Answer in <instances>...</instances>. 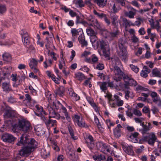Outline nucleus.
Masks as SVG:
<instances>
[{
    "instance_id": "nucleus-1",
    "label": "nucleus",
    "mask_w": 161,
    "mask_h": 161,
    "mask_svg": "<svg viewBox=\"0 0 161 161\" xmlns=\"http://www.w3.org/2000/svg\"><path fill=\"white\" fill-rule=\"evenodd\" d=\"M110 64L113 67V69L110 68V70L112 71L113 70V78L116 81H120L122 79L123 75V72L121 71L120 69L117 66L120 64V62L119 58L115 57L111 59Z\"/></svg>"
},
{
    "instance_id": "nucleus-2",
    "label": "nucleus",
    "mask_w": 161,
    "mask_h": 161,
    "mask_svg": "<svg viewBox=\"0 0 161 161\" xmlns=\"http://www.w3.org/2000/svg\"><path fill=\"white\" fill-rule=\"evenodd\" d=\"M17 145L19 146L22 145L26 146L33 150L36 148L37 145L36 142L33 138H30L28 135L24 134L22 135L17 143Z\"/></svg>"
},
{
    "instance_id": "nucleus-3",
    "label": "nucleus",
    "mask_w": 161,
    "mask_h": 161,
    "mask_svg": "<svg viewBox=\"0 0 161 161\" xmlns=\"http://www.w3.org/2000/svg\"><path fill=\"white\" fill-rule=\"evenodd\" d=\"M32 129V126L27 120L23 119L19 120L17 124L14 125L13 130H16L27 133L31 131Z\"/></svg>"
},
{
    "instance_id": "nucleus-4",
    "label": "nucleus",
    "mask_w": 161,
    "mask_h": 161,
    "mask_svg": "<svg viewBox=\"0 0 161 161\" xmlns=\"http://www.w3.org/2000/svg\"><path fill=\"white\" fill-rule=\"evenodd\" d=\"M60 111L61 115L60 116L59 114V117L58 119H60L64 123L65 122L66 120L69 122H70L71 121L70 115L67 111L66 108L64 107Z\"/></svg>"
},
{
    "instance_id": "nucleus-5",
    "label": "nucleus",
    "mask_w": 161,
    "mask_h": 161,
    "mask_svg": "<svg viewBox=\"0 0 161 161\" xmlns=\"http://www.w3.org/2000/svg\"><path fill=\"white\" fill-rule=\"evenodd\" d=\"M142 140L151 145H153L155 142L158 141L157 137L154 132H151L148 136H143Z\"/></svg>"
},
{
    "instance_id": "nucleus-6",
    "label": "nucleus",
    "mask_w": 161,
    "mask_h": 161,
    "mask_svg": "<svg viewBox=\"0 0 161 161\" xmlns=\"http://www.w3.org/2000/svg\"><path fill=\"white\" fill-rule=\"evenodd\" d=\"M5 78L2 77L0 78V84L2 83V88L3 91L6 92H9L12 91L11 86L9 82L4 81Z\"/></svg>"
},
{
    "instance_id": "nucleus-7",
    "label": "nucleus",
    "mask_w": 161,
    "mask_h": 161,
    "mask_svg": "<svg viewBox=\"0 0 161 161\" xmlns=\"http://www.w3.org/2000/svg\"><path fill=\"white\" fill-rule=\"evenodd\" d=\"M74 121L80 127L87 128L88 125L86 124L83 118L77 115H75Z\"/></svg>"
},
{
    "instance_id": "nucleus-8",
    "label": "nucleus",
    "mask_w": 161,
    "mask_h": 161,
    "mask_svg": "<svg viewBox=\"0 0 161 161\" xmlns=\"http://www.w3.org/2000/svg\"><path fill=\"white\" fill-rule=\"evenodd\" d=\"M151 96L152 98L153 102L158 107L161 108V98L157 93L154 92H152Z\"/></svg>"
},
{
    "instance_id": "nucleus-9",
    "label": "nucleus",
    "mask_w": 161,
    "mask_h": 161,
    "mask_svg": "<svg viewBox=\"0 0 161 161\" xmlns=\"http://www.w3.org/2000/svg\"><path fill=\"white\" fill-rule=\"evenodd\" d=\"M47 109L49 112V117L54 118L57 119H59V114L51 105L48 104Z\"/></svg>"
},
{
    "instance_id": "nucleus-10",
    "label": "nucleus",
    "mask_w": 161,
    "mask_h": 161,
    "mask_svg": "<svg viewBox=\"0 0 161 161\" xmlns=\"http://www.w3.org/2000/svg\"><path fill=\"white\" fill-rule=\"evenodd\" d=\"M29 147L25 146L19 152V154L22 156L26 157L29 155L30 153L34 150L32 148H30L28 147Z\"/></svg>"
},
{
    "instance_id": "nucleus-11",
    "label": "nucleus",
    "mask_w": 161,
    "mask_h": 161,
    "mask_svg": "<svg viewBox=\"0 0 161 161\" xmlns=\"http://www.w3.org/2000/svg\"><path fill=\"white\" fill-rule=\"evenodd\" d=\"M35 108L36 112L34 111V113L36 115L40 116L41 120L42 117H46L45 116L46 115V113L42 107L39 105H36Z\"/></svg>"
},
{
    "instance_id": "nucleus-12",
    "label": "nucleus",
    "mask_w": 161,
    "mask_h": 161,
    "mask_svg": "<svg viewBox=\"0 0 161 161\" xmlns=\"http://www.w3.org/2000/svg\"><path fill=\"white\" fill-rule=\"evenodd\" d=\"M15 138L12 135L5 133L2 135L1 139L4 142L11 143L14 142L15 140Z\"/></svg>"
},
{
    "instance_id": "nucleus-13",
    "label": "nucleus",
    "mask_w": 161,
    "mask_h": 161,
    "mask_svg": "<svg viewBox=\"0 0 161 161\" xmlns=\"http://www.w3.org/2000/svg\"><path fill=\"white\" fill-rule=\"evenodd\" d=\"M100 148L99 150L104 153L107 152L110 153L111 151L109 146L108 144L101 142L99 143Z\"/></svg>"
},
{
    "instance_id": "nucleus-14",
    "label": "nucleus",
    "mask_w": 161,
    "mask_h": 161,
    "mask_svg": "<svg viewBox=\"0 0 161 161\" xmlns=\"http://www.w3.org/2000/svg\"><path fill=\"white\" fill-rule=\"evenodd\" d=\"M42 120L44 123L47 126H54L56 125L55 120H51L47 117H42Z\"/></svg>"
},
{
    "instance_id": "nucleus-15",
    "label": "nucleus",
    "mask_w": 161,
    "mask_h": 161,
    "mask_svg": "<svg viewBox=\"0 0 161 161\" xmlns=\"http://www.w3.org/2000/svg\"><path fill=\"white\" fill-rule=\"evenodd\" d=\"M139 133L137 132H135L131 134L130 135L127 136L128 139L130 141L134 143H138L139 142L138 136Z\"/></svg>"
},
{
    "instance_id": "nucleus-16",
    "label": "nucleus",
    "mask_w": 161,
    "mask_h": 161,
    "mask_svg": "<svg viewBox=\"0 0 161 161\" xmlns=\"http://www.w3.org/2000/svg\"><path fill=\"white\" fill-rule=\"evenodd\" d=\"M124 79L126 83L129 86H135L137 85V82L136 81L127 75H125L124 77Z\"/></svg>"
},
{
    "instance_id": "nucleus-17",
    "label": "nucleus",
    "mask_w": 161,
    "mask_h": 161,
    "mask_svg": "<svg viewBox=\"0 0 161 161\" xmlns=\"http://www.w3.org/2000/svg\"><path fill=\"white\" fill-rule=\"evenodd\" d=\"M123 148L124 151L128 155H133L134 152L131 146H129L127 145H124L123 146Z\"/></svg>"
},
{
    "instance_id": "nucleus-18",
    "label": "nucleus",
    "mask_w": 161,
    "mask_h": 161,
    "mask_svg": "<svg viewBox=\"0 0 161 161\" xmlns=\"http://www.w3.org/2000/svg\"><path fill=\"white\" fill-rule=\"evenodd\" d=\"M147 123V125H145L142 129L139 130L142 134L147 133V132L153 128L152 125L149 122Z\"/></svg>"
},
{
    "instance_id": "nucleus-19",
    "label": "nucleus",
    "mask_w": 161,
    "mask_h": 161,
    "mask_svg": "<svg viewBox=\"0 0 161 161\" xmlns=\"http://www.w3.org/2000/svg\"><path fill=\"white\" fill-rule=\"evenodd\" d=\"M49 105H51L52 107L53 106V107H55L57 110L59 109L60 110L64 107L60 102L56 100L54 101H53L52 104H49Z\"/></svg>"
},
{
    "instance_id": "nucleus-20",
    "label": "nucleus",
    "mask_w": 161,
    "mask_h": 161,
    "mask_svg": "<svg viewBox=\"0 0 161 161\" xmlns=\"http://www.w3.org/2000/svg\"><path fill=\"white\" fill-rule=\"evenodd\" d=\"M122 128V126L120 124H118L117 126L114 130V133L117 138H119L121 136L120 129Z\"/></svg>"
},
{
    "instance_id": "nucleus-21",
    "label": "nucleus",
    "mask_w": 161,
    "mask_h": 161,
    "mask_svg": "<svg viewBox=\"0 0 161 161\" xmlns=\"http://www.w3.org/2000/svg\"><path fill=\"white\" fill-rule=\"evenodd\" d=\"M98 61L97 57L95 54L92 55L91 58H86V61L89 63L94 64L97 63Z\"/></svg>"
},
{
    "instance_id": "nucleus-22",
    "label": "nucleus",
    "mask_w": 161,
    "mask_h": 161,
    "mask_svg": "<svg viewBox=\"0 0 161 161\" xmlns=\"http://www.w3.org/2000/svg\"><path fill=\"white\" fill-rule=\"evenodd\" d=\"M108 36L111 38L116 37L120 33L119 30L117 28H116L115 30H114L113 31L109 32H107Z\"/></svg>"
},
{
    "instance_id": "nucleus-23",
    "label": "nucleus",
    "mask_w": 161,
    "mask_h": 161,
    "mask_svg": "<svg viewBox=\"0 0 161 161\" xmlns=\"http://www.w3.org/2000/svg\"><path fill=\"white\" fill-rule=\"evenodd\" d=\"M120 58L125 63H126L128 59V55L127 51L120 52Z\"/></svg>"
},
{
    "instance_id": "nucleus-24",
    "label": "nucleus",
    "mask_w": 161,
    "mask_h": 161,
    "mask_svg": "<svg viewBox=\"0 0 161 161\" xmlns=\"http://www.w3.org/2000/svg\"><path fill=\"white\" fill-rule=\"evenodd\" d=\"M111 9L113 12L114 13L118 12L121 9L119 4L116 2L114 3L112 5H111Z\"/></svg>"
},
{
    "instance_id": "nucleus-25",
    "label": "nucleus",
    "mask_w": 161,
    "mask_h": 161,
    "mask_svg": "<svg viewBox=\"0 0 161 161\" xmlns=\"http://www.w3.org/2000/svg\"><path fill=\"white\" fill-rule=\"evenodd\" d=\"M74 78L80 81H81L86 79L84 75L80 72L75 74Z\"/></svg>"
},
{
    "instance_id": "nucleus-26",
    "label": "nucleus",
    "mask_w": 161,
    "mask_h": 161,
    "mask_svg": "<svg viewBox=\"0 0 161 161\" xmlns=\"http://www.w3.org/2000/svg\"><path fill=\"white\" fill-rule=\"evenodd\" d=\"M111 19L112 21V23L113 25L117 27L118 25V16L116 15H113L111 16Z\"/></svg>"
},
{
    "instance_id": "nucleus-27",
    "label": "nucleus",
    "mask_w": 161,
    "mask_h": 161,
    "mask_svg": "<svg viewBox=\"0 0 161 161\" xmlns=\"http://www.w3.org/2000/svg\"><path fill=\"white\" fill-rule=\"evenodd\" d=\"M65 91L64 88L63 86H60L57 88L55 91V93L60 97H62Z\"/></svg>"
},
{
    "instance_id": "nucleus-28",
    "label": "nucleus",
    "mask_w": 161,
    "mask_h": 161,
    "mask_svg": "<svg viewBox=\"0 0 161 161\" xmlns=\"http://www.w3.org/2000/svg\"><path fill=\"white\" fill-rule=\"evenodd\" d=\"M153 77H161V70L157 69H153L152 71Z\"/></svg>"
},
{
    "instance_id": "nucleus-29",
    "label": "nucleus",
    "mask_w": 161,
    "mask_h": 161,
    "mask_svg": "<svg viewBox=\"0 0 161 161\" xmlns=\"http://www.w3.org/2000/svg\"><path fill=\"white\" fill-rule=\"evenodd\" d=\"M3 60L6 62H9L11 60V57L9 53H4L2 55Z\"/></svg>"
},
{
    "instance_id": "nucleus-30",
    "label": "nucleus",
    "mask_w": 161,
    "mask_h": 161,
    "mask_svg": "<svg viewBox=\"0 0 161 161\" xmlns=\"http://www.w3.org/2000/svg\"><path fill=\"white\" fill-rule=\"evenodd\" d=\"M103 55L107 58L109 57L110 53V49L109 45H106V47L102 49Z\"/></svg>"
},
{
    "instance_id": "nucleus-31",
    "label": "nucleus",
    "mask_w": 161,
    "mask_h": 161,
    "mask_svg": "<svg viewBox=\"0 0 161 161\" xmlns=\"http://www.w3.org/2000/svg\"><path fill=\"white\" fill-rule=\"evenodd\" d=\"M107 0H95V3L99 7L103 8L106 4Z\"/></svg>"
},
{
    "instance_id": "nucleus-32",
    "label": "nucleus",
    "mask_w": 161,
    "mask_h": 161,
    "mask_svg": "<svg viewBox=\"0 0 161 161\" xmlns=\"http://www.w3.org/2000/svg\"><path fill=\"white\" fill-rule=\"evenodd\" d=\"M58 67L59 69H64L65 65V62L63 58V55H61L60 56V59L59 61Z\"/></svg>"
},
{
    "instance_id": "nucleus-33",
    "label": "nucleus",
    "mask_w": 161,
    "mask_h": 161,
    "mask_svg": "<svg viewBox=\"0 0 161 161\" xmlns=\"http://www.w3.org/2000/svg\"><path fill=\"white\" fill-rule=\"evenodd\" d=\"M12 113L13 112L11 108L9 107L7 108L4 114V117L8 118L12 117L13 115Z\"/></svg>"
},
{
    "instance_id": "nucleus-34",
    "label": "nucleus",
    "mask_w": 161,
    "mask_h": 161,
    "mask_svg": "<svg viewBox=\"0 0 161 161\" xmlns=\"http://www.w3.org/2000/svg\"><path fill=\"white\" fill-rule=\"evenodd\" d=\"M99 86L101 90L104 92V93H106L107 90V83L106 82H100L99 83Z\"/></svg>"
},
{
    "instance_id": "nucleus-35",
    "label": "nucleus",
    "mask_w": 161,
    "mask_h": 161,
    "mask_svg": "<svg viewBox=\"0 0 161 161\" xmlns=\"http://www.w3.org/2000/svg\"><path fill=\"white\" fill-rule=\"evenodd\" d=\"M38 61L35 58L31 59L29 63L30 67L31 68H34L37 66Z\"/></svg>"
},
{
    "instance_id": "nucleus-36",
    "label": "nucleus",
    "mask_w": 161,
    "mask_h": 161,
    "mask_svg": "<svg viewBox=\"0 0 161 161\" xmlns=\"http://www.w3.org/2000/svg\"><path fill=\"white\" fill-rule=\"evenodd\" d=\"M51 143L53 144V149L56 151H58L59 150V149L57 146V142L54 139H50Z\"/></svg>"
},
{
    "instance_id": "nucleus-37",
    "label": "nucleus",
    "mask_w": 161,
    "mask_h": 161,
    "mask_svg": "<svg viewBox=\"0 0 161 161\" xmlns=\"http://www.w3.org/2000/svg\"><path fill=\"white\" fill-rule=\"evenodd\" d=\"M79 30H76L75 29H72L71 30V33L72 34L73 38L75 39L77 37L78 34H80Z\"/></svg>"
},
{
    "instance_id": "nucleus-38",
    "label": "nucleus",
    "mask_w": 161,
    "mask_h": 161,
    "mask_svg": "<svg viewBox=\"0 0 161 161\" xmlns=\"http://www.w3.org/2000/svg\"><path fill=\"white\" fill-rule=\"evenodd\" d=\"M45 95L47 98L48 100L49 103L51 104L53 100L52 99V95L51 92L49 91L46 92Z\"/></svg>"
},
{
    "instance_id": "nucleus-39",
    "label": "nucleus",
    "mask_w": 161,
    "mask_h": 161,
    "mask_svg": "<svg viewBox=\"0 0 161 161\" xmlns=\"http://www.w3.org/2000/svg\"><path fill=\"white\" fill-rule=\"evenodd\" d=\"M125 98L127 99H128L129 97L132 98L134 96L133 93L129 90H125Z\"/></svg>"
},
{
    "instance_id": "nucleus-40",
    "label": "nucleus",
    "mask_w": 161,
    "mask_h": 161,
    "mask_svg": "<svg viewBox=\"0 0 161 161\" xmlns=\"http://www.w3.org/2000/svg\"><path fill=\"white\" fill-rule=\"evenodd\" d=\"M10 69H11L10 67H9L8 68L6 67L5 68L3 69V71H6V73H4L2 71V69H0V75L6 76L7 74H8L9 73Z\"/></svg>"
},
{
    "instance_id": "nucleus-41",
    "label": "nucleus",
    "mask_w": 161,
    "mask_h": 161,
    "mask_svg": "<svg viewBox=\"0 0 161 161\" xmlns=\"http://www.w3.org/2000/svg\"><path fill=\"white\" fill-rule=\"evenodd\" d=\"M79 31L80 34H79V37L78 38V40L79 42H80L85 40V37L82 30L79 29Z\"/></svg>"
},
{
    "instance_id": "nucleus-42",
    "label": "nucleus",
    "mask_w": 161,
    "mask_h": 161,
    "mask_svg": "<svg viewBox=\"0 0 161 161\" xmlns=\"http://www.w3.org/2000/svg\"><path fill=\"white\" fill-rule=\"evenodd\" d=\"M86 32L87 34L90 36L96 34V33L91 28H88L86 29Z\"/></svg>"
},
{
    "instance_id": "nucleus-43",
    "label": "nucleus",
    "mask_w": 161,
    "mask_h": 161,
    "mask_svg": "<svg viewBox=\"0 0 161 161\" xmlns=\"http://www.w3.org/2000/svg\"><path fill=\"white\" fill-rule=\"evenodd\" d=\"M11 78L12 80L14 83L21 77L19 75H17L16 74H13L11 75Z\"/></svg>"
},
{
    "instance_id": "nucleus-44",
    "label": "nucleus",
    "mask_w": 161,
    "mask_h": 161,
    "mask_svg": "<svg viewBox=\"0 0 161 161\" xmlns=\"http://www.w3.org/2000/svg\"><path fill=\"white\" fill-rule=\"evenodd\" d=\"M22 42L26 46L28 45L30 43V39L28 35L25 36L22 38Z\"/></svg>"
},
{
    "instance_id": "nucleus-45",
    "label": "nucleus",
    "mask_w": 161,
    "mask_h": 161,
    "mask_svg": "<svg viewBox=\"0 0 161 161\" xmlns=\"http://www.w3.org/2000/svg\"><path fill=\"white\" fill-rule=\"evenodd\" d=\"M136 12H133L132 11H130L128 12L125 13V15L128 17L130 19H133L134 18V16L136 14Z\"/></svg>"
},
{
    "instance_id": "nucleus-46",
    "label": "nucleus",
    "mask_w": 161,
    "mask_h": 161,
    "mask_svg": "<svg viewBox=\"0 0 161 161\" xmlns=\"http://www.w3.org/2000/svg\"><path fill=\"white\" fill-rule=\"evenodd\" d=\"M108 86L110 88H114L117 90H120L121 89L119 87V86L117 85H114L112 81H108L107 82Z\"/></svg>"
},
{
    "instance_id": "nucleus-47",
    "label": "nucleus",
    "mask_w": 161,
    "mask_h": 161,
    "mask_svg": "<svg viewBox=\"0 0 161 161\" xmlns=\"http://www.w3.org/2000/svg\"><path fill=\"white\" fill-rule=\"evenodd\" d=\"M93 13L95 15H96L100 19H102L103 18V17L105 14H104L103 13H100L99 12H97L96 10L95 9H94L93 11Z\"/></svg>"
},
{
    "instance_id": "nucleus-48",
    "label": "nucleus",
    "mask_w": 161,
    "mask_h": 161,
    "mask_svg": "<svg viewBox=\"0 0 161 161\" xmlns=\"http://www.w3.org/2000/svg\"><path fill=\"white\" fill-rule=\"evenodd\" d=\"M93 13L95 15H96L100 19H102L103 18V17L105 14H104L103 13H100L99 12H97L96 10L95 9H94L93 11Z\"/></svg>"
},
{
    "instance_id": "nucleus-49",
    "label": "nucleus",
    "mask_w": 161,
    "mask_h": 161,
    "mask_svg": "<svg viewBox=\"0 0 161 161\" xmlns=\"http://www.w3.org/2000/svg\"><path fill=\"white\" fill-rule=\"evenodd\" d=\"M41 155L42 158H45L49 155V152H47L45 149H42L41 152Z\"/></svg>"
},
{
    "instance_id": "nucleus-50",
    "label": "nucleus",
    "mask_w": 161,
    "mask_h": 161,
    "mask_svg": "<svg viewBox=\"0 0 161 161\" xmlns=\"http://www.w3.org/2000/svg\"><path fill=\"white\" fill-rule=\"evenodd\" d=\"M85 142H93V139L92 136L90 135H87L86 137H85Z\"/></svg>"
},
{
    "instance_id": "nucleus-51",
    "label": "nucleus",
    "mask_w": 161,
    "mask_h": 161,
    "mask_svg": "<svg viewBox=\"0 0 161 161\" xmlns=\"http://www.w3.org/2000/svg\"><path fill=\"white\" fill-rule=\"evenodd\" d=\"M105 122L108 126V128L110 129L111 126H113L115 125V123L111 121L110 119H108L106 120Z\"/></svg>"
},
{
    "instance_id": "nucleus-52",
    "label": "nucleus",
    "mask_w": 161,
    "mask_h": 161,
    "mask_svg": "<svg viewBox=\"0 0 161 161\" xmlns=\"http://www.w3.org/2000/svg\"><path fill=\"white\" fill-rule=\"evenodd\" d=\"M109 106L111 108H115L117 105L116 101L112 99L108 101Z\"/></svg>"
},
{
    "instance_id": "nucleus-53",
    "label": "nucleus",
    "mask_w": 161,
    "mask_h": 161,
    "mask_svg": "<svg viewBox=\"0 0 161 161\" xmlns=\"http://www.w3.org/2000/svg\"><path fill=\"white\" fill-rule=\"evenodd\" d=\"M91 25L96 27L97 29H99L100 28V26L99 24L97 19H94L93 21V23L91 24Z\"/></svg>"
},
{
    "instance_id": "nucleus-54",
    "label": "nucleus",
    "mask_w": 161,
    "mask_h": 161,
    "mask_svg": "<svg viewBox=\"0 0 161 161\" xmlns=\"http://www.w3.org/2000/svg\"><path fill=\"white\" fill-rule=\"evenodd\" d=\"M36 103V102L34 99L32 100L31 101L27 103V105L29 107L31 108H32L35 104Z\"/></svg>"
},
{
    "instance_id": "nucleus-55",
    "label": "nucleus",
    "mask_w": 161,
    "mask_h": 161,
    "mask_svg": "<svg viewBox=\"0 0 161 161\" xmlns=\"http://www.w3.org/2000/svg\"><path fill=\"white\" fill-rule=\"evenodd\" d=\"M22 81V80L21 78H20V79H18L16 82L13 83V86L14 87H17L21 83Z\"/></svg>"
},
{
    "instance_id": "nucleus-56",
    "label": "nucleus",
    "mask_w": 161,
    "mask_h": 161,
    "mask_svg": "<svg viewBox=\"0 0 161 161\" xmlns=\"http://www.w3.org/2000/svg\"><path fill=\"white\" fill-rule=\"evenodd\" d=\"M49 52H50L49 55L51 56L52 58L54 60H57V57L58 56L56 54L53 52H50V51L49 50L48 53H49Z\"/></svg>"
},
{
    "instance_id": "nucleus-57",
    "label": "nucleus",
    "mask_w": 161,
    "mask_h": 161,
    "mask_svg": "<svg viewBox=\"0 0 161 161\" xmlns=\"http://www.w3.org/2000/svg\"><path fill=\"white\" fill-rule=\"evenodd\" d=\"M7 101L11 103H15L17 101L16 99L12 96L8 97Z\"/></svg>"
},
{
    "instance_id": "nucleus-58",
    "label": "nucleus",
    "mask_w": 161,
    "mask_h": 161,
    "mask_svg": "<svg viewBox=\"0 0 161 161\" xmlns=\"http://www.w3.org/2000/svg\"><path fill=\"white\" fill-rule=\"evenodd\" d=\"M133 114L135 115L138 117L141 116L142 115L141 112L140 110L136 109H134L133 111Z\"/></svg>"
},
{
    "instance_id": "nucleus-59",
    "label": "nucleus",
    "mask_w": 161,
    "mask_h": 161,
    "mask_svg": "<svg viewBox=\"0 0 161 161\" xmlns=\"http://www.w3.org/2000/svg\"><path fill=\"white\" fill-rule=\"evenodd\" d=\"M99 45L100 46L101 49L105 48L106 45H109L108 43L105 42L101 40L99 42Z\"/></svg>"
},
{
    "instance_id": "nucleus-60",
    "label": "nucleus",
    "mask_w": 161,
    "mask_h": 161,
    "mask_svg": "<svg viewBox=\"0 0 161 161\" xmlns=\"http://www.w3.org/2000/svg\"><path fill=\"white\" fill-rule=\"evenodd\" d=\"M72 89H71V92L69 93L70 95L72 97H75L76 100H77L79 99L80 97L76 94L72 92Z\"/></svg>"
},
{
    "instance_id": "nucleus-61",
    "label": "nucleus",
    "mask_w": 161,
    "mask_h": 161,
    "mask_svg": "<svg viewBox=\"0 0 161 161\" xmlns=\"http://www.w3.org/2000/svg\"><path fill=\"white\" fill-rule=\"evenodd\" d=\"M131 69L135 73H137L139 70V68L137 66H135L133 64H130V65Z\"/></svg>"
},
{
    "instance_id": "nucleus-62",
    "label": "nucleus",
    "mask_w": 161,
    "mask_h": 161,
    "mask_svg": "<svg viewBox=\"0 0 161 161\" xmlns=\"http://www.w3.org/2000/svg\"><path fill=\"white\" fill-rule=\"evenodd\" d=\"M91 54V53L89 51H84L81 55L82 57L86 58Z\"/></svg>"
},
{
    "instance_id": "nucleus-63",
    "label": "nucleus",
    "mask_w": 161,
    "mask_h": 161,
    "mask_svg": "<svg viewBox=\"0 0 161 161\" xmlns=\"http://www.w3.org/2000/svg\"><path fill=\"white\" fill-rule=\"evenodd\" d=\"M75 3L79 5L80 7H84V4L82 0H77V1L75 2Z\"/></svg>"
},
{
    "instance_id": "nucleus-64",
    "label": "nucleus",
    "mask_w": 161,
    "mask_h": 161,
    "mask_svg": "<svg viewBox=\"0 0 161 161\" xmlns=\"http://www.w3.org/2000/svg\"><path fill=\"white\" fill-rule=\"evenodd\" d=\"M104 68V66L103 64L99 63L98 64L96 67V69L98 70H102Z\"/></svg>"
}]
</instances>
